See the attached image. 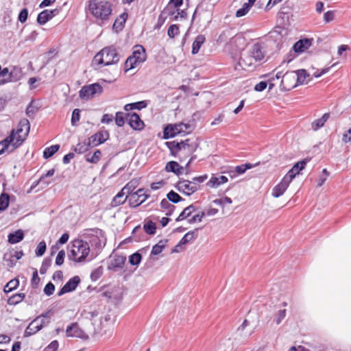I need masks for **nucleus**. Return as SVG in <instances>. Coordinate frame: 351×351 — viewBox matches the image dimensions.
<instances>
[{
  "mask_svg": "<svg viewBox=\"0 0 351 351\" xmlns=\"http://www.w3.org/2000/svg\"><path fill=\"white\" fill-rule=\"evenodd\" d=\"M169 201L173 203H178L182 200V197L173 191H171L167 195Z\"/></svg>",
  "mask_w": 351,
  "mask_h": 351,
  "instance_id": "obj_51",
  "label": "nucleus"
},
{
  "mask_svg": "<svg viewBox=\"0 0 351 351\" xmlns=\"http://www.w3.org/2000/svg\"><path fill=\"white\" fill-rule=\"evenodd\" d=\"M125 256L121 255H116L114 256L113 259H112L109 268L114 270L122 269L125 265Z\"/></svg>",
  "mask_w": 351,
  "mask_h": 351,
  "instance_id": "obj_27",
  "label": "nucleus"
},
{
  "mask_svg": "<svg viewBox=\"0 0 351 351\" xmlns=\"http://www.w3.org/2000/svg\"><path fill=\"white\" fill-rule=\"evenodd\" d=\"M249 323L247 320L245 319L243 322V324L239 327L238 331L241 333V335L243 337H249L252 335L253 332L252 330H250V331H245V328L248 326Z\"/></svg>",
  "mask_w": 351,
  "mask_h": 351,
  "instance_id": "obj_46",
  "label": "nucleus"
},
{
  "mask_svg": "<svg viewBox=\"0 0 351 351\" xmlns=\"http://www.w3.org/2000/svg\"><path fill=\"white\" fill-rule=\"evenodd\" d=\"M127 199L128 200V196L126 195L122 191H121L112 199L111 202V206L117 207L120 206L125 203Z\"/></svg>",
  "mask_w": 351,
  "mask_h": 351,
  "instance_id": "obj_30",
  "label": "nucleus"
},
{
  "mask_svg": "<svg viewBox=\"0 0 351 351\" xmlns=\"http://www.w3.org/2000/svg\"><path fill=\"white\" fill-rule=\"evenodd\" d=\"M195 211V207L191 204L185 208L176 219V221H182L189 217Z\"/></svg>",
  "mask_w": 351,
  "mask_h": 351,
  "instance_id": "obj_35",
  "label": "nucleus"
},
{
  "mask_svg": "<svg viewBox=\"0 0 351 351\" xmlns=\"http://www.w3.org/2000/svg\"><path fill=\"white\" fill-rule=\"evenodd\" d=\"M30 130V123L28 119H22L16 130H12L8 136L12 137L10 143L15 149L21 146L26 139Z\"/></svg>",
  "mask_w": 351,
  "mask_h": 351,
  "instance_id": "obj_5",
  "label": "nucleus"
},
{
  "mask_svg": "<svg viewBox=\"0 0 351 351\" xmlns=\"http://www.w3.org/2000/svg\"><path fill=\"white\" fill-rule=\"evenodd\" d=\"M115 123L119 127H122L125 123L124 113L118 112L116 113Z\"/></svg>",
  "mask_w": 351,
  "mask_h": 351,
  "instance_id": "obj_59",
  "label": "nucleus"
},
{
  "mask_svg": "<svg viewBox=\"0 0 351 351\" xmlns=\"http://www.w3.org/2000/svg\"><path fill=\"white\" fill-rule=\"evenodd\" d=\"M10 197L8 194L3 193L0 196V210H5L9 205Z\"/></svg>",
  "mask_w": 351,
  "mask_h": 351,
  "instance_id": "obj_45",
  "label": "nucleus"
},
{
  "mask_svg": "<svg viewBox=\"0 0 351 351\" xmlns=\"http://www.w3.org/2000/svg\"><path fill=\"white\" fill-rule=\"evenodd\" d=\"M10 254H11V252L10 253H6L4 255V261L6 263V265L8 267H14L16 265V261H14V258H11L10 257Z\"/></svg>",
  "mask_w": 351,
  "mask_h": 351,
  "instance_id": "obj_62",
  "label": "nucleus"
},
{
  "mask_svg": "<svg viewBox=\"0 0 351 351\" xmlns=\"http://www.w3.org/2000/svg\"><path fill=\"white\" fill-rule=\"evenodd\" d=\"M311 45V40H309V39L300 40L294 44L293 49L295 51V52L302 53V52L304 51L306 49H308Z\"/></svg>",
  "mask_w": 351,
  "mask_h": 351,
  "instance_id": "obj_29",
  "label": "nucleus"
},
{
  "mask_svg": "<svg viewBox=\"0 0 351 351\" xmlns=\"http://www.w3.org/2000/svg\"><path fill=\"white\" fill-rule=\"evenodd\" d=\"M102 90V86L97 83H95L83 86L79 92V96L82 99L88 100L96 95H100Z\"/></svg>",
  "mask_w": 351,
  "mask_h": 351,
  "instance_id": "obj_11",
  "label": "nucleus"
},
{
  "mask_svg": "<svg viewBox=\"0 0 351 351\" xmlns=\"http://www.w3.org/2000/svg\"><path fill=\"white\" fill-rule=\"evenodd\" d=\"M51 264V259L49 258H46L43 260L42 265L40 268V273L41 274H44L47 272V269L50 267Z\"/></svg>",
  "mask_w": 351,
  "mask_h": 351,
  "instance_id": "obj_53",
  "label": "nucleus"
},
{
  "mask_svg": "<svg viewBox=\"0 0 351 351\" xmlns=\"http://www.w3.org/2000/svg\"><path fill=\"white\" fill-rule=\"evenodd\" d=\"M286 317V309H282L277 312L275 318L274 322L277 325L280 324L282 321L285 319Z\"/></svg>",
  "mask_w": 351,
  "mask_h": 351,
  "instance_id": "obj_55",
  "label": "nucleus"
},
{
  "mask_svg": "<svg viewBox=\"0 0 351 351\" xmlns=\"http://www.w3.org/2000/svg\"><path fill=\"white\" fill-rule=\"evenodd\" d=\"M329 117H330V114L329 113L324 114L323 116L321 118L315 120L311 123L312 129L314 131H317V130L321 128L324 125V123L328 121Z\"/></svg>",
  "mask_w": 351,
  "mask_h": 351,
  "instance_id": "obj_33",
  "label": "nucleus"
},
{
  "mask_svg": "<svg viewBox=\"0 0 351 351\" xmlns=\"http://www.w3.org/2000/svg\"><path fill=\"white\" fill-rule=\"evenodd\" d=\"M120 56L113 46L106 47L99 51L93 58V63L101 66L117 64Z\"/></svg>",
  "mask_w": 351,
  "mask_h": 351,
  "instance_id": "obj_3",
  "label": "nucleus"
},
{
  "mask_svg": "<svg viewBox=\"0 0 351 351\" xmlns=\"http://www.w3.org/2000/svg\"><path fill=\"white\" fill-rule=\"evenodd\" d=\"M90 252L89 243L82 239L73 240L70 245L68 256L75 263L85 262Z\"/></svg>",
  "mask_w": 351,
  "mask_h": 351,
  "instance_id": "obj_1",
  "label": "nucleus"
},
{
  "mask_svg": "<svg viewBox=\"0 0 351 351\" xmlns=\"http://www.w3.org/2000/svg\"><path fill=\"white\" fill-rule=\"evenodd\" d=\"M128 124L136 130H141L144 128V123L136 113L128 114Z\"/></svg>",
  "mask_w": 351,
  "mask_h": 351,
  "instance_id": "obj_21",
  "label": "nucleus"
},
{
  "mask_svg": "<svg viewBox=\"0 0 351 351\" xmlns=\"http://www.w3.org/2000/svg\"><path fill=\"white\" fill-rule=\"evenodd\" d=\"M169 14L171 15L174 20H178L179 16L180 18H185L186 16V13L184 10L180 12L178 8L169 11Z\"/></svg>",
  "mask_w": 351,
  "mask_h": 351,
  "instance_id": "obj_49",
  "label": "nucleus"
},
{
  "mask_svg": "<svg viewBox=\"0 0 351 351\" xmlns=\"http://www.w3.org/2000/svg\"><path fill=\"white\" fill-rule=\"evenodd\" d=\"M90 147H91V146L89 145V141L88 139L87 141L78 143L74 150L77 153L83 154L87 152Z\"/></svg>",
  "mask_w": 351,
  "mask_h": 351,
  "instance_id": "obj_37",
  "label": "nucleus"
},
{
  "mask_svg": "<svg viewBox=\"0 0 351 351\" xmlns=\"http://www.w3.org/2000/svg\"><path fill=\"white\" fill-rule=\"evenodd\" d=\"M59 13V10H45L42 11L37 17V22L40 25H45L47 21L51 20L53 17L58 15Z\"/></svg>",
  "mask_w": 351,
  "mask_h": 351,
  "instance_id": "obj_19",
  "label": "nucleus"
},
{
  "mask_svg": "<svg viewBox=\"0 0 351 351\" xmlns=\"http://www.w3.org/2000/svg\"><path fill=\"white\" fill-rule=\"evenodd\" d=\"M295 73L297 76L296 82L298 85L306 83V78L308 76V75L305 70H298L297 72Z\"/></svg>",
  "mask_w": 351,
  "mask_h": 351,
  "instance_id": "obj_44",
  "label": "nucleus"
},
{
  "mask_svg": "<svg viewBox=\"0 0 351 351\" xmlns=\"http://www.w3.org/2000/svg\"><path fill=\"white\" fill-rule=\"evenodd\" d=\"M251 6L250 3H244L241 8L239 9L236 12L237 17H241L245 16L250 10Z\"/></svg>",
  "mask_w": 351,
  "mask_h": 351,
  "instance_id": "obj_48",
  "label": "nucleus"
},
{
  "mask_svg": "<svg viewBox=\"0 0 351 351\" xmlns=\"http://www.w3.org/2000/svg\"><path fill=\"white\" fill-rule=\"evenodd\" d=\"M149 197L144 189H139L128 196V204L131 207H137Z\"/></svg>",
  "mask_w": 351,
  "mask_h": 351,
  "instance_id": "obj_13",
  "label": "nucleus"
},
{
  "mask_svg": "<svg viewBox=\"0 0 351 351\" xmlns=\"http://www.w3.org/2000/svg\"><path fill=\"white\" fill-rule=\"evenodd\" d=\"M25 298V293H20L14 294L11 297H10L8 300V304L9 305H16L21 302H22Z\"/></svg>",
  "mask_w": 351,
  "mask_h": 351,
  "instance_id": "obj_36",
  "label": "nucleus"
},
{
  "mask_svg": "<svg viewBox=\"0 0 351 351\" xmlns=\"http://www.w3.org/2000/svg\"><path fill=\"white\" fill-rule=\"evenodd\" d=\"M80 281V278L78 276H75L71 278L59 291L58 295L61 296L65 293L75 291Z\"/></svg>",
  "mask_w": 351,
  "mask_h": 351,
  "instance_id": "obj_16",
  "label": "nucleus"
},
{
  "mask_svg": "<svg viewBox=\"0 0 351 351\" xmlns=\"http://www.w3.org/2000/svg\"><path fill=\"white\" fill-rule=\"evenodd\" d=\"M38 108L30 103L26 108V114L28 117L33 118Z\"/></svg>",
  "mask_w": 351,
  "mask_h": 351,
  "instance_id": "obj_60",
  "label": "nucleus"
},
{
  "mask_svg": "<svg viewBox=\"0 0 351 351\" xmlns=\"http://www.w3.org/2000/svg\"><path fill=\"white\" fill-rule=\"evenodd\" d=\"M166 242L163 241H160L157 244L153 246L151 254L152 255H158L160 254L163 249L165 247Z\"/></svg>",
  "mask_w": 351,
  "mask_h": 351,
  "instance_id": "obj_43",
  "label": "nucleus"
},
{
  "mask_svg": "<svg viewBox=\"0 0 351 351\" xmlns=\"http://www.w3.org/2000/svg\"><path fill=\"white\" fill-rule=\"evenodd\" d=\"M59 343L57 340H54L50 343V344L45 348L44 351H56L58 348Z\"/></svg>",
  "mask_w": 351,
  "mask_h": 351,
  "instance_id": "obj_64",
  "label": "nucleus"
},
{
  "mask_svg": "<svg viewBox=\"0 0 351 351\" xmlns=\"http://www.w3.org/2000/svg\"><path fill=\"white\" fill-rule=\"evenodd\" d=\"M146 106H147V104L145 103V101H138V102L132 103V104H128L124 106V109L126 111L132 110L134 109L141 110V109L145 108Z\"/></svg>",
  "mask_w": 351,
  "mask_h": 351,
  "instance_id": "obj_39",
  "label": "nucleus"
},
{
  "mask_svg": "<svg viewBox=\"0 0 351 351\" xmlns=\"http://www.w3.org/2000/svg\"><path fill=\"white\" fill-rule=\"evenodd\" d=\"M137 186L136 181L132 180L129 182L122 189L121 191L125 193V194L128 196H130L132 193H133L134 190Z\"/></svg>",
  "mask_w": 351,
  "mask_h": 351,
  "instance_id": "obj_40",
  "label": "nucleus"
},
{
  "mask_svg": "<svg viewBox=\"0 0 351 351\" xmlns=\"http://www.w3.org/2000/svg\"><path fill=\"white\" fill-rule=\"evenodd\" d=\"M232 201L230 197H224L221 199H216L213 201V203L217 205H219L221 206H223L226 204H232Z\"/></svg>",
  "mask_w": 351,
  "mask_h": 351,
  "instance_id": "obj_58",
  "label": "nucleus"
},
{
  "mask_svg": "<svg viewBox=\"0 0 351 351\" xmlns=\"http://www.w3.org/2000/svg\"><path fill=\"white\" fill-rule=\"evenodd\" d=\"M24 233L23 230H18L8 235V241L12 244H15L23 239Z\"/></svg>",
  "mask_w": 351,
  "mask_h": 351,
  "instance_id": "obj_34",
  "label": "nucleus"
},
{
  "mask_svg": "<svg viewBox=\"0 0 351 351\" xmlns=\"http://www.w3.org/2000/svg\"><path fill=\"white\" fill-rule=\"evenodd\" d=\"M307 161L306 160H301L293 165V167L285 176L289 178L291 181L300 173L306 166Z\"/></svg>",
  "mask_w": 351,
  "mask_h": 351,
  "instance_id": "obj_24",
  "label": "nucleus"
},
{
  "mask_svg": "<svg viewBox=\"0 0 351 351\" xmlns=\"http://www.w3.org/2000/svg\"><path fill=\"white\" fill-rule=\"evenodd\" d=\"M253 165L250 163H246L244 165L237 166L234 169V171H230V176L232 178L236 177L237 175L244 173L247 169L252 168Z\"/></svg>",
  "mask_w": 351,
  "mask_h": 351,
  "instance_id": "obj_31",
  "label": "nucleus"
},
{
  "mask_svg": "<svg viewBox=\"0 0 351 351\" xmlns=\"http://www.w3.org/2000/svg\"><path fill=\"white\" fill-rule=\"evenodd\" d=\"M197 237V230L195 229L192 231L188 232L186 234L184 235L182 239L180 241L178 245L175 246L173 252H178L180 250H182V245H185L190 241L194 240Z\"/></svg>",
  "mask_w": 351,
  "mask_h": 351,
  "instance_id": "obj_20",
  "label": "nucleus"
},
{
  "mask_svg": "<svg viewBox=\"0 0 351 351\" xmlns=\"http://www.w3.org/2000/svg\"><path fill=\"white\" fill-rule=\"evenodd\" d=\"M49 313L38 316L35 318L26 328L24 333L25 337H29L36 334L38 331L40 330L44 326L49 322Z\"/></svg>",
  "mask_w": 351,
  "mask_h": 351,
  "instance_id": "obj_8",
  "label": "nucleus"
},
{
  "mask_svg": "<svg viewBox=\"0 0 351 351\" xmlns=\"http://www.w3.org/2000/svg\"><path fill=\"white\" fill-rule=\"evenodd\" d=\"M182 147L181 155L189 156L196 150L197 147V143L194 141L186 139L185 141H182Z\"/></svg>",
  "mask_w": 351,
  "mask_h": 351,
  "instance_id": "obj_22",
  "label": "nucleus"
},
{
  "mask_svg": "<svg viewBox=\"0 0 351 351\" xmlns=\"http://www.w3.org/2000/svg\"><path fill=\"white\" fill-rule=\"evenodd\" d=\"M191 131V125L187 123H179L176 124L167 125L163 132V138L168 139L173 138L176 135H184Z\"/></svg>",
  "mask_w": 351,
  "mask_h": 351,
  "instance_id": "obj_7",
  "label": "nucleus"
},
{
  "mask_svg": "<svg viewBox=\"0 0 351 351\" xmlns=\"http://www.w3.org/2000/svg\"><path fill=\"white\" fill-rule=\"evenodd\" d=\"M101 156V152L100 150L97 149L92 155L90 154H86L85 158L87 162L96 164L99 161Z\"/></svg>",
  "mask_w": 351,
  "mask_h": 351,
  "instance_id": "obj_38",
  "label": "nucleus"
},
{
  "mask_svg": "<svg viewBox=\"0 0 351 351\" xmlns=\"http://www.w3.org/2000/svg\"><path fill=\"white\" fill-rule=\"evenodd\" d=\"M206 40V38L204 35H198L195 40L193 41V45H192V53L193 54H197L199 51V49L201 48L202 45L204 44V43L205 42Z\"/></svg>",
  "mask_w": 351,
  "mask_h": 351,
  "instance_id": "obj_32",
  "label": "nucleus"
},
{
  "mask_svg": "<svg viewBox=\"0 0 351 351\" xmlns=\"http://www.w3.org/2000/svg\"><path fill=\"white\" fill-rule=\"evenodd\" d=\"M80 119V110L78 108L73 110L71 116V125L75 126L77 125Z\"/></svg>",
  "mask_w": 351,
  "mask_h": 351,
  "instance_id": "obj_50",
  "label": "nucleus"
},
{
  "mask_svg": "<svg viewBox=\"0 0 351 351\" xmlns=\"http://www.w3.org/2000/svg\"><path fill=\"white\" fill-rule=\"evenodd\" d=\"M66 335L69 337H76L83 340L88 339V335L79 327L77 323H73L67 326Z\"/></svg>",
  "mask_w": 351,
  "mask_h": 351,
  "instance_id": "obj_14",
  "label": "nucleus"
},
{
  "mask_svg": "<svg viewBox=\"0 0 351 351\" xmlns=\"http://www.w3.org/2000/svg\"><path fill=\"white\" fill-rule=\"evenodd\" d=\"M109 137V134L107 131H100L89 137V145L91 147H96L101 143H104Z\"/></svg>",
  "mask_w": 351,
  "mask_h": 351,
  "instance_id": "obj_17",
  "label": "nucleus"
},
{
  "mask_svg": "<svg viewBox=\"0 0 351 351\" xmlns=\"http://www.w3.org/2000/svg\"><path fill=\"white\" fill-rule=\"evenodd\" d=\"M19 285V281L17 278H14L10 280L4 287L3 291L5 293H9L16 289Z\"/></svg>",
  "mask_w": 351,
  "mask_h": 351,
  "instance_id": "obj_41",
  "label": "nucleus"
},
{
  "mask_svg": "<svg viewBox=\"0 0 351 351\" xmlns=\"http://www.w3.org/2000/svg\"><path fill=\"white\" fill-rule=\"evenodd\" d=\"M205 216L204 212H199L189 219V223H194L196 221L200 222L202 221L203 217Z\"/></svg>",
  "mask_w": 351,
  "mask_h": 351,
  "instance_id": "obj_61",
  "label": "nucleus"
},
{
  "mask_svg": "<svg viewBox=\"0 0 351 351\" xmlns=\"http://www.w3.org/2000/svg\"><path fill=\"white\" fill-rule=\"evenodd\" d=\"M165 170L167 172H172L177 176H180L183 173L184 167L176 161H170L167 163Z\"/></svg>",
  "mask_w": 351,
  "mask_h": 351,
  "instance_id": "obj_28",
  "label": "nucleus"
},
{
  "mask_svg": "<svg viewBox=\"0 0 351 351\" xmlns=\"http://www.w3.org/2000/svg\"><path fill=\"white\" fill-rule=\"evenodd\" d=\"M228 181V179L225 176H216L213 175L206 183V186L209 188L216 189L220 186L221 184L226 183Z\"/></svg>",
  "mask_w": 351,
  "mask_h": 351,
  "instance_id": "obj_23",
  "label": "nucleus"
},
{
  "mask_svg": "<svg viewBox=\"0 0 351 351\" xmlns=\"http://www.w3.org/2000/svg\"><path fill=\"white\" fill-rule=\"evenodd\" d=\"M207 178V175H203L193 178L191 181L180 180L177 182L176 188L179 192L186 195H191L199 189L200 184L203 183Z\"/></svg>",
  "mask_w": 351,
  "mask_h": 351,
  "instance_id": "obj_4",
  "label": "nucleus"
},
{
  "mask_svg": "<svg viewBox=\"0 0 351 351\" xmlns=\"http://www.w3.org/2000/svg\"><path fill=\"white\" fill-rule=\"evenodd\" d=\"M11 138V136H8L0 142V155L3 153L10 154L16 149L10 143Z\"/></svg>",
  "mask_w": 351,
  "mask_h": 351,
  "instance_id": "obj_26",
  "label": "nucleus"
},
{
  "mask_svg": "<svg viewBox=\"0 0 351 351\" xmlns=\"http://www.w3.org/2000/svg\"><path fill=\"white\" fill-rule=\"evenodd\" d=\"M291 182V181L289 178L284 176L281 182L272 189V196L277 198L282 195Z\"/></svg>",
  "mask_w": 351,
  "mask_h": 351,
  "instance_id": "obj_18",
  "label": "nucleus"
},
{
  "mask_svg": "<svg viewBox=\"0 0 351 351\" xmlns=\"http://www.w3.org/2000/svg\"><path fill=\"white\" fill-rule=\"evenodd\" d=\"M141 259V254L138 252H135L130 256L129 262L132 265H138L140 264Z\"/></svg>",
  "mask_w": 351,
  "mask_h": 351,
  "instance_id": "obj_47",
  "label": "nucleus"
},
{
  "mask_svg": "<svg viewBox=\"0 0 351 351\" xmlns=\"http://www.w3.org/2000/svg\"><path fill=\"white\" fill-rule=\"evenodd\" d=\"M145 49L141 45H136L132 55L129 56L125 62V71L134 69L146 60Z\"/></svg>",
  "mask_w": 351,
  "mask_h": 351,
  "instance_id": "obj_6",
  "label": "nucleus"
},
{
  "mask_svg": "<svg viewBox=\"0 0 351 351\" xmlns=\"http://www.w3.org/2000/svg\"><path fill=\"white\" fill-rule=\"evenodd\" d=\"M179 27L176 25H171L167 31V35L169 37L173 38L179 34Z\"/></svg>",
  "mask_w": 351,
  "mask_h": 351,
  "instance_id": "obj_57",
  "label": "nucleus"
},
{
  "mask_svg": "<svg viewBox=\"0 0 351 351\" xmlns=\"http://www.w3.org/2000/svg\"><path fill=\"white\" fill-rule=\"evenodd\" d=\"M88 10L97 21H104L112 13V5L106 0H90Z\"/></svg>",
  "mask_w": 351,
  "mask_h": 351,
  "instance_id": "obj_2",
  "label": "nucleus"
},
{
  "mask_svg": "<svg viewBox=\"0 0 351 351\" xmlns=\"http://www.w3.org/2000/svg\"><path fill=\"white\" fill-rule=\"evenodd\" d=\"M256 61L248 52L242 53L238 64L235 66L237 70L253 69L256 67Z\"/></svg>",
  "mask_w": 351,
  "mask_h": 351,
  "instance_id": "obj_12",
  "label": "nucleus"
},
{
  "mask_svg": "<svg viewBox=\"0 0 351 351\" xmlns=\"http://www.w3.org/2000/svg\"><path fill=\"white\" fill-rule=\"evenodd\" d=\"M249 53L257 62L262 61L264 59L266 53L264 43H254L249 50Z\"/></svg>",
  "mask_w": 351,
  "mask_h": 351,
  "instance_id": "obj_15",
  "label": "nucleus"
},
{
  "mask_svg": "<svg viewBox=\"0 0 351 351\" xmlns=\"http://www.w3.org/2000/svg\"><path fill=\"white\" fill-rule=\"evenodd\" d=\"M60 149L59 145H53L45 149L43 152V157L45 158H49L51 157L55 153H56Z\"/></svg>",
  "mask_w": 351,
  "mask_h": 351,
  "instance_id": "obj_42",
  "label": "nucleus"
},
{
  "mask_svg": "<svg viewBox=\"0 0 351 351\" xmlns=\"http://www.w3.org/2000/svg\"><path fill=\"white\" fill-rule=\"evenodd\" d=\"M183 0H170L167 7V11H171V8H178L180 5H182Z\"/></svg>",
  "mask_w": 351,
  "mask_h": 351,
  "instance_id": "obj_56",
  "label": "nucleus"
},
{
  "mask_svg": "<svg viewBox=\"0 0 351 351\" xmlns=\"http://www.w3.org/2000/svg\"><path fill=\"white\" fill-rule=\"evenodd\" d=\"M64 257L65 252L64 250L59 251L56 258V264L57 265H62L64 263Z\"/></svg>",
  "mask_w": 351,
  "mask_h": 351,
  "instance_id": "obj_63",
  "label": "nucleus"
},
{
  "mask_svg": "<svg viewBox=\"0 0 351 351\" xmlns=\"http://www.w3.org/2000/svg\"><path fill=\"white\" fill-rule=\"evenodd\" d=\"M46 243L44 241H40L36 249L35 253L37 256H43L46 251Z\"/></svg>",
  "mask_w": 351,
  "mask_h": 351,
  "instance_id": "obj_52",
  "label": "nucleus"
},
{
  "mask_svg": "<svg viewBox=\"0 0 351 351\" xmlns=\"http://www.w3.org/2000/svg\"><path fill=\"white\" fill-rule=\"evenodd\" d=\"M84 235L90 239L91 245L96 248L100 249L106 245L104 233L99 228L87 230Z\"/></svg>",
  "mask_w": 351,
  "mask_h": 351,
  "instance_id": "obj_10",
  "label": "nucleus"
},
{
  "mask_svg": "<svg viewBox=\"0 0 351 351\" xmlns=\"http://www.w3.org/2000/svg\"><path fill=\"white\" fill-rule=\"evenodd\" d=\"M145 231L149 234H154L156 232V225L152 221H148L144 225Z\"/></svg>",
  "mask_w": 351,
  "mask_h": 351,
  "instance_id": "obj_54",
  "label": "nucleus"
},
{
  "mask_svg": "<svg viewBox=\"0 0 351 351\" xmlns=\"http://www.w3.org/2000/svg\"><path fill=\"white\" fill-rule=\"evenodd\" d=\"M166 145L167 147L170 149L171 154L175 157H180L182 153V141L176 142V141H171L167 142Z\"/></svg>",
  "mask_w": 351,
  "mask_h": 351,
  "instance_id": "obj_25",
  "label": "nucleus"
},
{
  "mask_svg": "<svg viewBox=\"0 0 351 351\" xmlns=\"http://www.w3.org/2000/svg\"><path fill=\"white\" fill-rule=\"evenodd\" d=\"M281 77L280 88L282 90H289L298 85L296 82L297 76L295 72L283 73V71H278L275 78L278 80Z\"/></svg>",
  "mask_w": 351,
  "mask_h": 351,
  "instance_id": "obj_9",
  "label": "nucleus"
}]
</instances>
